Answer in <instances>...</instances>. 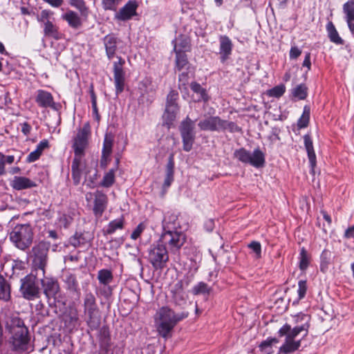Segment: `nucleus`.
Wrapping results in <instances>:
<instances>
[{
    "mask_svg": "<svg viewBox=\"0 0 354 354\" xmlns=\"http://www.w3.org/2000/svg\"><path fill=\"white\" fill-rule=\"evenodd\" d=\"M307 291V282L305 280H300L298 282V299L301 300L302 299L306 293Z\"/></svg>",
    "mask_w": 354,
    "mask_h": 354,
    "instance_id": "50",
    "label": "nucleus"
},
{
    "mask_svg": "<svg viewBox=\"0 0 354 354\" xmlns=\"http://www.w3.org/2000/svg\"><path fill=\"white\" fill-rule=\"evenodd\" d=\"M185 46L178 48V45L177 44H175L174 50L176 53V67L178 71L182 70L188 64V60L185 51L188 50L189 46L187 42H185Z\"/></svg>",
    "mask_w": 354,
    "mask_h": 354,
    "instance_id": "20",
    "label": "nucleus"
},
{
    "mask_svg": "<svg viewBox=\"0 0 354 354\" xmlns=\"http://www.w3.org/2000/svg\"><path fill=\"white\" fill-rule=\"evenodd\" d=\"M158 241L166 246L167 245L171 250H178L185 241V236L181 232L176 230H164Z\"/></svg>",
    "mask_w": 354,
    "mask_h": 354,
    "instance_id": "9",
    "label": "nucleus"
},
{
    "mask_svg": "<svg viewBox=\"0 0 354 354\" xmlns=\"http://www.w3.org/2000/svg\"><path fill=\"white\" fill-rule=\"evenodd\" d=\"M343 12L345 14L348 28L351 31L354 28V0H350L344 4Z\"/></svg>",
    "mask_w": 354,
    "mask_h": 354,
    "instance_id": "26",
    "label": "nucleus"
},
{
    "mask_svg": "<svg viewBox=\"0 0 354 354\" xmlns=\"http://www.w3.org/2000/svg\"><path fill=\"white\" fill-rule=\"evenodd\" d=\"M174 172H166L165 178L163 183V188L167 189L174 180Z\"/></svg>",
    "mask_w": 354,
    "mask_h": 354,
    "instance_id": "53",
    "label": "nucleus"
},
{
    "mask_svg": "<svg viewBox=\"0 0 354 354\" xmlns=\"http://www.w3.org/2000/svg\"><path fill=\"white\" fill-rule=\"evenodd\" d=\"M196 136H181L183 148L185 151H190L192 149Z\"/></svg>",
    "mask_w": 354,
    "mask_h": 354,
    "instance_id": "46",
    "label": "nucleus"
},
{
    "mask_svg": "<svg viewBox=\"0 0 354 354\" xmlns=\"http://www.w3.org/2000/svg\"><path fill=\"white\" fill-rule=\"evenodd\" d=\"M248 248L251 249L253 253V257L256 259H259L261 257V245L258 241H252Z\"/></svg>",
    "mask_w": 354,
    "mask_h": 354,
    "instance_id": "47",
    "label": "nucleus"
},
{
    "mask_svg": "<svg viewBox=\"0 0 354 354\" xmlns=\"http://www.w3.org/2000/svg\"><path fill=\"white\" fill-rule=\"evenodd\" d=\"M35 101L41 108L56 109V103L53 95L45 90L39 89L36 91Z\"/></svg>",
    "mask_w": 354,
    "mask_h": 354,
    "instance_id": "16",
    "label": "nucleus"
},
{
    "mask_svg": "<svg viewBox=\"0 0 354 354\" xmlns=\"http://www.w3.org/2000/svg\"><path fill=\"white\" fill-rule=\"evenodd\" d=\"M35 255L34 264L36 269L41 271L43 275L45 274V268L47 263L48 247L45 243L40 242L32 248Z\"/></svg>",
    "mask_w": 354,
    "mask_h": 354,
    "instance_id": "13",
    "label": "nucleus"
},
{
    "mask_svg": "<svg viewBox=\"0 0 354 354\" xmlns=\"http://www.w3.org/2000/svg\"><path fill=\"white\" fill-rule=\"evenodd\" d=\"M268 140L274 143L277 141L280 140L279 136L278 131L277 129H273L271 133L268 136Z\"/></svg>",
    "mask_w": 354,
    "mask_h": 354,
    "instance_id": "60",
    "label": "nucleus"
},
{
    "mask_svg": "<svg viewBox=\"0 0 354 354\" xmlns=\"http://www.w3.org/2000/svg\"><path fill=\"white\" fill-rule=\"evenodd\" d=\"M116 169H111L106 172L102 180L100 183V185L104 187H109L113 185L115 182V172Z\"/></svg>",
    "mask_w": 354,
    "mask_h": 354,
    "instance_id": "39",
    "label": "nucleus"
},
{
    "mask_svg": "<svg viewBox=\"0 0 354 354\" xmlns=\"http://www.w3.org/2000/svg\"><path fill=\"white\" fill-rule=\"evenodd\" d=\"M10 239L17 248L26 250L32 242V227L29 224L16 225L10 234Z\"/></svg>",
    "mask_w": 354,
    "mask_h": 354,
    "instance_id": "5",
    "label": "nucleus"
},
{
    "mask_svg": "<svg viewBox=\"0 0 354 354\" xmlns=\"http://www.w3.org/2000/svg\"><path fill=\"white\" fill-rule=\"evenodd\" d=\"M279 342L276 337H268L259 345V350L262 354H272L274 353L273 345Z\"/></svg>",
    "mask_w": 354,
    "mask_h": 354,
    "instance_id": "33",
    "label": "nucleus"
},
{
    "mask_svg": "<svg viewBox=\"0 0 354 354\" xmlns=\"http://www.w3.org/2000/svg\"><path fill=\"white\" fill-rule=\"evenodd\" d=\"M250 151L240 148L234 151V157L244 164H249Z\"/></svg>",
    "mask_w": 354,
    "mask_h": 354,
    "instance_id": "41",
    "label": "nucleus"
},
{
    "mask_svg": "<svg viewBox=\"0 0 354 354\" xmlns=\"http://www.w3.org/2000/svg\"><path fill=\"white\" fill-rule=\"evenodd\" d=\"M97 279L100 285H110L113 280L112 272L108 269H102L97 272Z\"/></svg>",
    "mask_w": 354,
    "mask_h": 354,
    "instance_id": "36",
    "label": "nucleus"
},
{
    "mask_svg": "<svg viewBox=\"0 0 354 354\" xmlns=\"http://www.w3.org/2000/svg\"><path fill=\"white\" fill-rule=\"evenodd\" d=\"M91 129L88 123H86L77 130L76 134L72 139V148L74 151V157H84L85 151L89 143Z\"/></svg>",
    "mask_w": 354,
    "mask_h": 354,
    "instance_id": "6",
    "label": "nucleus"
},
{
    "mask_svg": "<svg viewBox=\"0 0 354 354\" xmlns=\"http://www.w3.org/2000/svg\"><path fill=\"white\" fill-rule=\"evenodd\" d=\"M187 316V312L176 313L167 306L159 308L154 316L158 333L165 339L169 337L175 326Z\"/></svg>",
    "mask_w": 354,
    "mask_h": 354,
    "instance_id": "1",
    "label": "nucleus"
},
{
    "mask_svg": "<svg viewBox=\"0 0 354 354\" xmlns=\"http://www.w3.org/2000/svg\"><path fill=\"white\" fill-rule=\"evenodd\" d=\"M39 22L42 24L44 33L46 37H52L56 40L62 38V34L59 31V28L55 24L53 12L44 10L37 17Z\"/></svg>",
    "mask_w": 354,
    "mask_h": 354,
    "instance_id": "8",
    "label": "nucleus"
},
{
    "mask_svg": "<svg viewBox=\"0 0 354 354\" xmlns=\"http://www.w3.org/2000/svg\"><path fill=\"white\" fill-rule=\"evenodd\" d=\"M204 227L208 232H212L214 228V221L213 219H208L205 221Z\"/></svg>",
    "mask_w": 354,
    "mask_h": 354,
    "instance_id": "63",
    "label": "nucleus"
},
{
    "mask_svg": "<svg viewBox=\"0 0 354 354\" xmlns=\"http://www.w3.org/2000/svg\"><path fill=\"white\" fill-rule=\"evenodd\" d=\"M191 89L196 95V98L194 99L196 102H207L209 96L207 93L206 89L203 88L201 84L196 82H192L190 85Z\"/></svg>",
    "mask_w": 354,
    "mask_h": 354,
    "instance_id": "32",
    "label": "nucleus"
},
{
    "mask_svg": "<svg viewBox=\"0 0 354 354\" xmlns=\"http://www.w3.org/2000/svg\"><path fill=\"white\" fill-rule=\"evenodd\" d=\"M10 285L8 281L0 274V299L8 301L10 299Z\"/></svg>",
    "mask_w": 354,
    "mask_h": 354,
    "instance_id": "34",
    "label": "nucleus"
},
{
    "mask_svg": "<svg viewBox=\"0 0 354 354\" xmlns=\"http://www.w3.org/2000/svg\"><path fill=\"white\" fill-rule=\"evenodd\" d=\"M178 80L180 82L179 88L181 89L182 86H186L188 83V74L187 73H182L179 75Z\"/></svg>",
    "mask_w": 354,
    "mask_h": 354,
    "instance_id": "57",
    "label": "nucleus"
},
{
    "mask_svg": "<svg viewBox=\"0 0 354 354\" xmlns=\"http://www.w3.org/2000/svg\"><path fill=\"white\" fill-rule=\"evenodd\" d=\"M70 243L75 248L84 245L87 241L82 234L75 233L69 240Z\"/></svg>",
    "mask_w": 354,
    "mask_h": 354,
    "instance_id": "43",
    "label": "nucleus"
},
{
    "mask_svg": "<svg viewBox=\"0 0 354 354\" xmlns=\"http://www.w3.org/2000/svg\"><path fill=\"white\" fill-rule=\"evenodd\" d=\"M41 283L46 297L55 299L59 291L57 280L52 277H44L41 279Z\"/></svg>",
    "mask_w": 354,
    "mask_h": 354,
    "instance_id": "18",
    "label": "nucleus"
},
{
    "mask_svg": "<svg viewBox=\"0 0 354 354\" xmlns=\"http://www.w3.org/2000/svg\"><path fill=\"white\" fill-rule=\"evenodd\" d=\"M20 291L23 297L28 300H33L39 297V288L36 284L34 275H27L21 279Z\"/></svg>",
    "mask_w": 354,
    "mask_h": 354,
    "instance_id": "11",
    "label": "nucleus"
},
{
    "mask_svg": "<svg viewBox=\"0 0 354 354\" xmlns=\"http://www.w3.org/2000/svg\"><path fill=\"white\" fill-rule=\"evenodd\" d=\"M146 224L143 222L138 224V225L135 228L133 232L131 234V238L133 240L138 239L143 231L146 229Z\"/></svg>",
    "mask_w": 354,
    "mask_h": 354,
    "instance_id": "52",
    "label": "nucleus"
},
{
    "mask_svg": "<svg viewBox=\"0 0 354 354\" xmlns=\"http://www.w3.org/2000/svg\"><path fill=\"white\" fill-rule=\"evenodd\" d=\"M72 221V218L65 214H62L59 218V222L64 227H66Z\"/></svg>",
    "mask_w": 354,
    "mask_h": 354,
    "instance_id": "54",
    "label": "nucleus"
},
{
    "mask_svg": "<svg viewBox=\"0 0 354 354\" xmlns=\"http://www.w3.org/2000/svg\"><path fill=\"white\" fill-rule=\"evenodd\" d=\"M311 260L310 254L307 252L304 247L300 249L298 257V266L301 271L305 272L308 268Z\"/></svg>",
    "mask_w": 354,
    "mask_h": 354,
    "instance_id": "29",
    "label": "nucleus"
},
{
    "mask_svg": "<svg viewBox=\"0 0 354 354\" xmlns=\"http://www.w3.org/2000/svg\"><path fill=\"white\" fill-rule=\"evenodd\" d=\"M103 42L108 59H113L117 50L118 38L113 35H107L104 37Z\"/></svg>",
    "mask_w": 354,
    "mask_h": 354,
    "instance_id": "22",
    "label": "nucleus"
},
{
    "mask_svg": "<svg viewBox=\"0 0 354 354\" xmlns=\"http://www.w3.org/2000/svg\"><path fill=\"white\" fill-rule=\"evenodd\" d=\"M94 201L93 212L95 216L97 218H100L104 212L106 210L108 205L107 196L101 191H96L93 194Z\"/></svg>",
    "mask_w": 354,
    "mask_h": 354,
    "instance_id": "15",
    "label": "nucleus"
},
{
    "mask_svg": "<svg viewBox=\"0 0 354 354\" xmlns=\"http://www.w3.org/2000/svg\"><path fill=\"white\" fill-rule=\"evenodd\" d=\"M304 141L305 148L307 151L309 163L312 169V171H314V169L316 166V155L313 148V140L311 137L308 134H306L304 136Z\"/></svg>",
    "mask_w": 354,
    "mask_h": 354,
    "instance_id": "24",
    "label": "nucleus"
},
{
    "mask_svg": "<svg viewBox=\"0 0 354 354\" xmlns=\"http://www.w3.org/2000/svg\"><path fill=\"white\" fill-rule=\"evenodd\" d=\"M72 178L75 185L81 182L84 173H86V162L84 157H74L71 165Z\"/></svg>",
    "mask_w": 354,
    "mask_h": 354,
    "instance_id": "17",
    "label": "nucleus"
},
{
    "mask_svg": "<svg viewBox=\"0 0 354 354\" xmlns=\"http://www.w3.org/2000/svg\"><path fill=\"white\" fill-rule=\"evenodd\" d=\"M84 313L91 319L97 307L95 297L91 292H86L84 295Z\"/></svg>",
    "mask_w": 354,
    "mask_h": 354,
    "instance_id": "23",
    "label": "nucleus"
},
{
    "mask_svg": "<svg viewBox=\"0 0 354 354\" xmlns=\"http://www.w3.org/2000/svg\"><path fill=\"white\" fill-rule=\"evenodd\" d=\"M124 225V218L123 216L118 218L111 221L105 229V233L108 234H113L118 230H122Z\"/></svg>",
    "mask_w": 354,
    "mask_h": 354,
    "instance_id": "35",
    "label": "nucleus"
},
{
    "mask_svg": "<svg viewBox=\"0 0 354 354\" xmlns=\"http://www.w3.org/2000/svg\"><path fill=\"white\" fill-rule=\"evenodd\" d=\"M178 93L174 91L169 92L167 97L165 113L162 115L165 124L169 127L175 120L179 108L176 103Z\"/></svg>",
    "mask_w": 354,
    "mask_h": 354,
    "instance_id": "10",
    "label": "nucleus"
},
{
    "mask_svg": "<svg viewBox=\"0 0 354 354\" xmlns=\"http://www.w3.org/2000/svg\"><path fill=\"white\" fill-rule=\"evenodd\" d=\"M41 153H40L36 149L33 151L30 152L29 155L27 156L26 160L28 162H32L36 161L39 158Z\"/></svg>",
    "mask_w": 354,
    "mask_h": 354,
    "instance_id": "55",
    "label": "nucleus"
},
{
    "mask_svg": "<svg viewBox=\"0 0 354 354\" xmlns=\"http://www.w3.org/2000/svg\"><path fill=\"white\" fill-rule=\"evenodd\" d=\"M285 91L286 88L284 85H279L270 89L269 91V95L272 97H279L285 93Z\"/></svg>",
    "mask_w": 354,
    "mask_h": 354,
    "instance_id": "51",
    "label": "nucleus"
},
{
    "mask_svg": "<svg viewBox=\"0 0 354 354\" xmlns=\"http://www.w3.org/2000/svg\"><path fill=\"white\" fill-rule=\"evenodd\" d=\"M6 328L12 335L10 342L15 351H26L28 343V328L24 322L19 317L12 319L11 324H7Z\"/></svg>",
    "mask_w": 354,
    "mask_h": 354,
    "instance_id": "3",
    "label": "nucleus"
},
{
    "mask_svg": "<svg viewBox=\"0 0 354 354\" xmlns=\"http://www.w3.org/2000/svg\"><path fill=\"white\" fill-rule=\"evenodd\" d=\"M265 164V154L258 147L254 149L252 152L250 151L249 165L259 168L263 167Z\"/></svg>",
    "mask_w": 354,
    "mask_h": 354,
    "instance_id": "25",
    "label": "nucleus"
},
{
    "mask_svg": "<svg viewBox=\"0 0 354 354\" xmlns=\"http://www.w3.org/2000/svg\"><path fill=\"white\" fill-rule=\"evenodd\" d=\"M326 29L330 41L337 45L344 44V40L339 35V33L332 21H328L326 24Z\"/></svg>",
    "mask_w": 354,
    "mask_h": 354,
    "instance_id": "27",
    "label": "nucleus"
},
{
    "mask_svg": "<svg viewBox=\"0 0 354 354\" xmlns=\"http://www.w3.org/2000/svg\"><path fill=\"white\" fill-rule=\"evenodd\" d=\"M291 93L295 99L302 100L307 97L308 88L305 84H301L293 88Z\"/></svg>",
    "mask_w": 354,
    "mask_h": 354,
    "instance_id": "37",
    "label": "nucleus"
},
{
    "mask_svg": "<svg viewBox=\"0 0 354 354\" xmlns=\"http://www.w3.org/2000/svg\"><path fill=\"white\" fill-rule=\"evenodd\" d=\"M124 63V59L120 57H118L117 62H113V79L117 95L121 93L124 89L125 73L123 70Z\"/></svg>",
    "mask_w": 354,
    "mask_h": 354,
    "instance_id": "12",
    "label": "nucleus"
},
{
    "mask_svg": "<svg viewBox=\"0 0 354 354\" xmlns=\"http://www.w3.org/2000/svg\"><path fill=\"white\" fill-rule=\"evenodd\" d=\"M10 186L15 190H22L35 187L37 184L35 181L24 176H14L10 182Z\"/></svg>",
    "mask_w": 354,
    "mask_h": 354,
    "instance_id": "21",
    "label": "nucleus"
},
{
    "mask_svg": "<svg viewBox=\"0 0 354 354\" xmlns=\"http://www.w3.org/2000/svg\"><path fill=\"white\" fill-rule=\"evenodd\" d=\"M97 294L103 296L104 298L108 299L109 298L113 292V288L111 287L110 285H100L97 288Z\"/></svg>",
    "mask_w": 354,
    "mask_h": 354,
    "instance_id": "48",
    "label": "nucleus"
},
{
    "mask_svg": "<svg viewBox=\"0 0 354 354\" xmlns=\"http://www.w3.org/2000/svg\"><path fill=\"white\" fill-rule=\"evenodd\" d=\"M166 172L174 173V159L173 154H171L169 157L168 162L166 166Z\"/></svg>",
    "mask_w": 354,
    "mask_h": 354,
    "instance_id": "56",
    "label": "nucleus"
},
{
    "mask_svg": "<svg viewBox=\"0 0 354 354\" xmlns=\"http://www.w3.org/2000/svg\"><path fill=\"white\" fill-rule=\"evenodd\" d=\"M69 3L71 6L77 9L82 15H87L88 8L84 0H69Z\"/></svg>",
    "mask_w": 354,
    "mask_h": 354,
    "instance_id": "44",
    "label": "nucleus"
},
{
    "mask_svg": "<svg viewBox=\"0 0 354 354\" xmlns=\"http://www.w3.org/2000/svg\"><path fill=\"white\" fill-rule=\"evenodd\" d=\"M310 107L308 106H305L304 107L303 113L297 122V126L299 129H303L308 126L310 120Z\"/></svg>",
    "mask_w": 354,
    "mask_h": 354,
    "instance_id": "40",
    "label": "nucleus"
},
{
    "mask_svg": "<svg viewBox=\"0 0 354 354\" xmlns=\"http://www.w3.org/2000/svg\"><path fill=\"white\" fill-rule=\"evenodd\" d=\"M211 288L208 287L207 284L204 282H199L192 288L194 295H209Z\"/></svg>",
    "mask_w": 354,
    "mask_h": 354,
    "instance_id": "42",
    "label": "nucleus"
},
{
    "mask_svg": "<svg viewBox=\"0 0 354 354\" xmlns=\"http://www.w3.org/2000/svg\"><path fill=\"white\" fill-rule=\"evenodd\" d=\"M148 260L154 269H163L169 261V254L166 246L159 241L153 244L149 250Z\"/></svg>",
    "mask_w": 354,
    "mask_h": 354,
    "instance_id": "7",
    "label": "nucleus"
},
{
    "mask_svg": "<svg viewBox=\"0 0 354 354\" xmlns=\"http://www.w3.org/2000/svg\"><path fill=\"white\" fill-rule=\"evenodd\" d=\"M49 147L48 141L43 140L37 145L36 149L42 154L43 151Z\"/></svg>",
    "mask_w": 354,
    "mask_h": 354,
    "instance_id": "58",
    "label": "nucleus"
},
{
    "mask_svg": "<svg viewBox=\"0 0 354 354\" xmlns=\"http://www.w3.org/2000/svg\"><path fill=\"white\" fill-rule=\"evenodd\" d=\"M177 216L175 214H167L164 217L162 225L164 230H172L178 225L176 223Z\"/></svg>",
    "mask_w": 354,
    "mask_h": 354,
    "instance_id": "38",
    "label": "nucleus"
},
{
    "mask_svg": "<svg viewBox=\"0 0 354 354\" xmlns=\"http://www.w3.org/2000/svg\"><path fill=\"white\" fill-rule=\"evenodd\" d=\"M344 237L346 239L354 238V225L348 227L345 231Z\"/></svg>",
    "mask_w": 354,
    "mask_h": 354,
    "instance_id": "64",
    "label": "nucleus"
},
{
    "mask_svg": "<svg viewBox=\"0 0 354 354\" xmlns=\"http://www.w3.org/2000/svg\"><path fill=\"white\" fill-rule=\"evenodd\" d=\"M194 122L187 116L179 126L181 136H195Z\"/></svg>",
    "mask_w": 354,
    "mask_h": 354,
    "instance_id": "28",
    "label": "nucleus"
},
{
    "mask_svg": "<svg viewBox=\"0 0 354 354\" xmlns=\"http://www.w3.org/2000/svg\"><path fill=\"white\" fill-rule=\"evenodd\" d=\"M91 104L93 113H97V99L96 95L93 89L91 91Z\"/></svg>",
    "mask_w": 354,
    "mask_h": 354,
    "instance_id": "61",
    "label": "nucleus"
},
{
    "mask_svg": "<svg viewBox=\"0 0 354 354\" xmlns=\"http://www.w3.org/2000/svg\"><path fill=\"white\" fill-rule=\"evenodd\" d=\"M62 19L66 21L68 25L73 28H77L82 24V21L79 15L72 10H69L64 14L62 15Z\"/></svg>",
    "mask_w": 354,
    "mask_h": 354,
    "instance_id": "31",
    "label": "nucleus"
},
{
    "mask_svg": "<svg viewBox=\"0 0 354 354\" xmlns=\"http://www.w3.org/2000/svg\"><path fill=\"white\" fill-rule=\"evenodd\" d=\"M309 324L306 322L301 326L292 328L288 324H284L278 331L279 337H285L283 344L279 347V354H289L297 351L301 346V339L296 337L301 332H304V337L308 334Z\"/></svg>",
    "mask_w": 354,
    "mask_h": 354,
    "instance_id": "2",
    "label": "nucleus"
},
{
    "mask_svg": "<svg viewBox=\"0 0 354 354\" xmlns=\"http://www.w3.org/2000/svg\"><path fill=\"white\" fill-rule=\"evenodd\" d=\"M65 282L67 285L68 288L72 291H76L78 288V283L76 277L73 274H68L66 276Z\"/></svg>",
    "mask_w": 354,
    "mask_h": 354,
    "instance_id": "49",
    "label": "nucleus"
},
{
    "mask_svg": "<svg viewBox=\"0 0 354 354\" xmlns=\"http://www.w3.org/2000/svg\"><path fill=\"white\" fill-rule=\"evenodd\" d=\"M218 39L220 59L224 63L232 54L233 44L232 40L226 35H220Z\"/></svg>",
    "mask_w": 354,
    "mask_h": 354,
    "instance_id": "19",
    "label": "nucleus"
},
{
    "mask_svg": "<svg viewBox=\"0 0 354 354\" xmlns=\"http://www.w3.org/2000/svg\"><path fill=\"white\" fill-rule=\"evenodd\" d=\"M138 3L135 0L129 1L115 15V19L120 21H127L136 15V10Z\"/></svg>",
    "mask_w": 354,
    "mask_h": 354,
    "instance_id": "14",
    "label": "nucleus"
},
{
    "mask_svg": "<svg viewBox=\"0 0 354 354\" xmlns=\"http://www.w3.org/2000/svg\"><path fill=\"white\" fill-rule=\"evenodd\" d=\"M301 54V50L296 46H293L290 50V58L296 59Z\"/></svg>",
    "mask_w": 354,
    "mask_h": 354,
    "instance_id": "59",
    "label": "nucleus"
},
{
    "mask_svg": "<svg viewBox=\"0 0 354 354\" xmlns=\"http://www.w3.org/2000/svg\"><path fill=\"white\" fill-rule=\"evenodd\" d=\"M122 0H102V8L105 10L116 11L118 5Z\"/></svg>",
    "mask_w": 354,
    "mask_h": 354,
    "instance_id": "45",
    "label": "nucleus"
},
{
    "mask_svg": "<svg viewBox=\"0 0 354 354\" xmlns=\"http://www.w3.org/2000/svg\"><path fill=\"white\" fill-rule=\"evenodd\" d=\"M21 132L25 135L28 136L32 129L31 126L26 122L21 124Z\"/></svg>",
    "mask_w": 354,
    "mask_h": 354,
    "instance_id": "62",
    "label": "nucleus"
},
{
    "mask_svg": "<svg viewBox=\"0 0 354 354\" xmlns=\"http://www.w3.org/2000/svg\"><path fill=\"white\" fill-rule=\"evenodd\" d=\"M113 139L111 137L106 136L102 152L101 165L106 166V162L112 152Z\"/></svg>",
    "mask_w": 354,
    "mask_h": 354,
    "instance_id": "30",
    "label": "nucleus"
},
{
    "mask_svg": "<svg viewBox=\"0 0 354 354\" xmlns=\"http://www.w3.org/2000/svg\"><path fill=\"white\" fill-rule=\"evenodd\" d=\"M198 127L201 131L239 132L241 129L234 122L223 120L218 116H209L201 120Z\"/></svg>",
    "mask_w": 354,
    "mask_h": 354,
    "instance_id": "4",
    "label": "nucleus"
}]
</instances>
